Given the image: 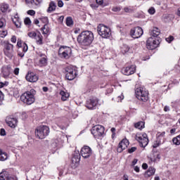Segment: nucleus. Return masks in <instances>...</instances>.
Instances as JSON below:
<instances>
[{"label":"nucleus","instance_id":"obj_51","mask_svg":"<svg viewBox=\"0 0 180 180\" xmlns=\"http://www.w3.org/2000/svg\"><path fill=\"white\" fill-rule=\"evenodd\" d=\"M58 6L59 8H63V6H64V3L63 2V1L60 0L58 1Z\"/></svg>","mask_w":180,"mask_h":180},{"label":"nucleus","instance_id":"obj_13","mask_svg":"<svg viewBox=\"0 0 180 180\" xmlns=\"http://www.w3.org/2000/svg\"><path fill=\"white\" fill-rule=\"evenodd\" d=\"M98 102H99V100L96 97H93L86 101V107L87 109H95Z\"/></svg>","mask_w":180,"mask_h":180},{"label":"nucleus","instance_id":"obj_45","mask_svg":"<svg viewBox=\"0 0 180 180\" xmlns=\"http://www.w3.org/2000/svg\"><path fill=\"white\" fill-rule=\"evenodd\" d=\"M27 14L30 15V16H34V15H36V11H34V10H29Z\"/></svg>","mask_w":180,"mask_h":180},{"label":"nucleus","instance_id":"obj_44","mask_svg":"<svg viewBox=\"0 0 180 180\" xmlns=\"http://www.w3.org/2000/svg\"><path fill=\"white\" fill-rule=\"evenodd\" d=\"M24 23H25V25H30L32 23V21L30 20V18H26L24 20Z\"/></svg>","mask_w":180,"mask_h":180},{"label":"nucleus","instance_id":"obj_46","mask_svg":"<svg viewBox=\"0 0 180 180\" xmlns=\"http://www.w3.org/2000/svg\"><path fill=\"white\" fill-rule=\"evenodd\" d=\"M160 144H161V141H156L155 143L153 144V148H157V147H159Z\"/></svg>","mask_w":180,"mask_h":180},{"label":"nucleus","instance_id":"obj_31","mask_svg":"<svg viewBox=\"0 0 180 180\" xmlns=\"http://www.w3.org/2000/svg\"><path fill=\"white\" fill-rule=\"evenodd\" d=\"M134 127H136V129H139V130H141L142 129H144V122H136L134 124Z\"/></svg>","mask_w":180,"mask_h":180},{"label":"nucleus","instance_id":"obj_10","mask_svg":"<svg viewBox=\"0 0 180 180\" xmlns=\"http://www.w3.org/2000/svg\"><path fill=\"white\" fill-rule=\"evenodd\" d=\"M136 140L139 141L140 147L143 148L148 145V138L146 134L143 135H136Z\"/></svg>","mask_w":180,"mask_h":180},{"label":"nucleus","instance_id":"obj_16","mask_svg":"<svg viewBox=\"0 0 180 180\" xmlns=\"http://www.w3.org/2000/svg\"><path fill=\"white\" fill-rule=\"evenodd\" d=\"M6 122L9 127L15 129V127H16V124H18V119L13 117V116H8L6 118Z\"/></svg>","mask_w":180,"mask_h":180},{"label":"nucleus","instance_id":"obj_52","mask_svg":"<svg viewBox=\"0 0 180 180\" xmlns=\"http://www.w3.org/2000/svg\"><path fill=\"white\" fill-rule=\"evenodd\" d=\"M0 134H1V136H6V131H5L4 129H1Z\"/></svg>","mask_w":180,"mask_h":180},{"label":"nucleus","instance_id":"obj_2","mask_svg":"<svg viewBox=\"0 0 180 180\" xmlns=\"http://www.w3.org/2000/svg\"><path fill=\"white\" fill-rule=\"evenodd\" d=\"M34 95H36V90L31 89L22 94L20 96V99L22 102L26 103V105H32V103H34Z\"/></svg>","mask_w":180,"mask_h":180},{"label":"nucleus","instance_id":"obj_19","mask_svg":"<svg viewBox=\"0 0 180 180\" xmlns=\"http://www.w3.org/2000/svg\"><path fill=\"white\" fill-rule=\"evenodd\" d=\"M161 34V31L158 27H153L152 30H150V34L153 37V39H155V37H158L160 34Z\"/></svg>","mask_w":180,"mask_h":180},{"label":"nucleus","instance_id":"obj_20","mask_svg":"<svg viewBox=\"0 0 180 180\" xmlns=\"http://www.w3.org/2000/svg\"><path fill=\"white\" fill-rule=\"evenodd\" d=\"M0 180H16V179L8 173H0Z\"/></svg>","mask_w":180,"mask_h":180},{"label":"nucleus","instance_id":"obj_49","mask_svg":"<svg viewBox=\"0 0 180 180\" xmlns=\"http://www.w3.org/2000/svg\"><path fill=\"white\" fill-rule=\"evenodd\" d=\"M174 40V37L170 36L169 37L166 38V41H167V43H171V41H172Z\"/></svg>","mask_w":180,"mask_h":180},{"label":"nucleus","instance_id":"obj_35","mask_svg":"<svg viewBox=\"0 0 180 180\" xmlns=\"http://www.w3.org/2000/svg\"><path fill=\"white\" fill-rule=\"evenodd\" d=\"M160 154H156L154 155L153 158H150V161H152L153 162H155L156 161L160 160Z\"/></svg>","mask_w":180,"mask_h":180},{"label":"nucleus","instance_id":"obj_42","mask_svg":"<svg viewBox=\"0 0 180 180\" xmlns=\"http://www.w3.org/2000/svg\"><path fill=\"white\" fill-rule=\"evenodd\" d=\"M27 50H29V47L27 46V44H26V43H23V44H22V51L24 53H26V51H27Z\"/></svg>","mask_w":180,"mask_h":180},{"label":"nucleus","instance_id":"obj_39","mask_svg":"<svg viewBox=\"0 0 180 180\" xmlns=\"http://www.w3.org/2000/svg\"><path fill=\"white\" fill-rule=\"evenodd\" d=\"M15 25L16 26V27H21L22 26V21L20 20V18H19L17 22L15 21Z\"/></svg>","mask_w":180,"mask_h":180},{"label":"nucleus","instance_id":"obj_50","mask_svg":"<svg viewBox=\"0 0 180 180\" xmlns=\"http://www.w3.org/2000/svg\"><path fill=\"white\" fill-rule=\"evenodd\" d=\"M112 11V12H120V7H113Z\"/></svg>","mask_w":180,"mask_h":180},{"label":"nucleus","instance_id":"obj_48","mask_svg":"<svg viewBox=\"0 0 180 180\" xmlns=\"http://www.w3.org/2000/svg\"><path fill=\"white\" fill-rule=\"evenodd\" d=\"M18 19H19V15L18 14H15L14 18H12V20H13V22L14 23V25H15V22H18Z\"/></svg>","mask_w":180,"mask_h":180},{"label":"nucleus","instance_id":"obj_6","mask_svg":"<svg viewBox=\"0 0 180 180\" xmlns=\"http://www.w3.org/2000/svg\"><path fill=\"white\" fill-rule=\"evenodd\" d=\"M65 75L66 79L68 81H72L77 78L78 72H77V70L74 69L72 66H68L65 68Z\"/></svg>","mask_w":180,"mask_h":180},{"label":"nucleus","instance_id":"obj_61","mask_svg":"<svg viewBox=\"0 0 180 180\" xmlns=\"http://www.w3.org/2000/svg\"><path fill=\"white\" fill-rule=\"evenodd\" d=\"M4 101V94L0 91V102Z\"/></svg>","mask_w":180,"mask_h":180},{"label":"nucleus","instance_id":"obj_15","mask_svg":"<svg viewBox=\"0 0 180 180\" xmlns=\"http://www.w3.org/2000/svg\"><path fill=\"white\" fill-rule=\"evenodd\" d=\"M122 72L124 75H133L136 72V65H132L122 69Z\"/></svg>","mask_w":180,"mask_h":180},{"label":"nucleus","instance_id":"obj_37","mask_svg":"<svg viewBox=\"0 0 180 180\" xmlns=\"http://www.w3.org/2000/svg\"><path fill=\"white\" fill-rule=\"evenodd\" d=\"M11 67L8 66L6 69H4L3 72L4 75H6V77H8V75H9V74H11Z\"/></svg>","mask_w":180,"mask_h":180},{"label":"nucleus","instance_id":"obj_60","mask_svg":"<svg viewBox=\"0 0 180 180\" xmlns=\"http://www.w3.org/2000/svg\"><path fill=\"white\" fill-rule=\"evenodd\" d=\"M11 41L12 43H16V36H13L11 37Z\"/></svg>","mask_w":180,"mask_h":180},{"label":"nucleus","instance_id":"obj_11","mask_svg":"<svg viewBox=\"0 0 180 180\" xmlns=\"http://www.w3.org/2000/svg\"><path fill=\"white\" fill-rule=\"evenodd\" d=\"M144 32L143 31V28L140 27H136L130 30V36L133 39H139L143 36Z\"/></svg>","mask_w":180,"mask_h":180},{"label":"nucleus","instance_id":"obj_59","mask_svg":"<svg viewBox=\"0 0 180 180\" xmlns=\"http://www.w3.org/2000/svg\"><path fill=\"white\" fill-rule=\"evenodd\" d=\"M2 37H5L8 34V31H2V33L1 34Z\"/></svg>","mask_w":180,"mask_h":180},{"label":"nucleus","instance_id":"obj_33","mask_svg":"<svg viewBox=\"0 0 180 180\" xmlns=\"http://www.w3.org/2000/svg\"><path fill=\"white\" fill-rule=\"evenodd\" d=\"M43 34H47L49 32H50V28L49 27V25L47 24H45L44 27L41 28Z\"/></svg>","mask_w":180,"mask_h":180},{"label":"nucleus","instance_id":"obj_62","mask_svg":"<svg viewBox=\"0 0 180 180\" xmlns=\"http://www.w3.org/2000/svg\"><path fill=\"white\" fill-rule=\"evenodd\" d=\"M139 161V160L137 159H134L133 161H132V165L133 167H134V165H136L137 164V162Z\"/></svg>","mask_w":180,"mask_h":180},{"label":"nucleus","instance_id":"obj_7","mask_svg":"<svg viewBox=\"0 0 180 180\" xmlns=\"http://www.w3.org/2000/svg\"><path fill=\"white\" fill-rule=\"evenodd\" d=\"M97 32L98 34L103 39H108V37H110V28L104 25H99L97 27Z\"/></svg>","mask_w":180,"mask_h":180},{"label":"nucleus","instance_id":"obj_58","mask_svg":"<svg viewBox=\"0 0 180 180\" xmlns=\"http://www.w3.org/2000/svg\"><path fill=\"white\" fill-rule=\"evenodd\" d=\"M96 2L98 5H102L103 4V0H96Z\"/></svg>","mask_w":180,"mask_h":180},{"label":"nucleus","instance_id":"obj_34","mask_svg":"<svg viewBox=\"0 0 180 180\" xmlns=\"http://www.w3.org/2000/svg\"><path fill=\"white\" fill-rule=\"evenodd\" d=\"M6 26V20L4 18H0V29Z\"/></svg>","mask_w":180,"mask_h":180},{"label":"nucleus","instance_id":"obj_24","mask_svg":"<svg viewBox=\"0 0 180 180\" xmlns=\"http://www.w3.org/2000/svg\"><path fill=\"white\" fill-rule=\"evenodd\" d=\"M60 95L61 96L62 101H65L70 98V93L64 91H60Z\"/></svg>","mask_w":180,"mask_h":180},{"label":"nucleus","instance_id":"obj_14","mask_svg":"<svg viewBox=\"0 0 180 180\" xmlns=\"http://www.w3.org/2000/svg\"><path fill=\"white\" fill-rule=\"evenodd\" d=\"M48 62L49 58H47V56L44 53H40L37 65L39 67H46L48 64Z\"/></svg>","mask_w":180,"mask_h":180},{"label":"nucleus","instance_id":"obj_4","mask_svg":"<svg viewBox=\"0 0 180 180\" xmlns=\"http://www.w3.org/2000/svg\"><path fill=\"white\" fill-rule=\"evenodd\" d=\"M50 133V128L47 126H40L38 127L35 130V136L38 137V139H46L49 134Z\"/></svg>","mask_w":180,"mask_h":180},{"label":"nucleus","instance_id":"obj_3","mask_svg":"<svg viewBox=\"0 0 180 180\" xmlns=\"http://www.w3.org/2000/svg\"><path fill=\"white\" fill-rule=\"evenodd\" d=\"M136 96L139 101L141 102H147L148 101V91L143 87H139L135 91Z\"/></svg>","mask_w":180,"mask_h":180},{"label":"nucleus","instance_id":"obj_5","mask_svg":"<svg viewBox=\"0 0 180 180\" xmlns=\"http://www.w3.org/2000/svg\"><path fill=\"white\" fill-rule=\"evenodd\" d=\"M72 53V50L70 46H60L58 50V56L60 58H65V60H68L70 57H71V53Z\"/></svg>","mask_w":180,"mask_h":180},{"label":"nucleus","instance_id":"obj_1","mask_svg":"<svg viewBox=\"0 0 180 180\" xmlns=\"http://www.w3.org/2000/svg\"><path fill=\"white\" fill-rule=\"evenodd\" d=\"M94 33L91 31H83L77 37V42L81 46H83V49H86V47H89L91 44H92V41H94Z\"/></svg>","mask_w":180,"mask_h":180},{"label":"nucleus","instance_id":"obj_12","mask_svg":"<svg viewBox=\"0 0 180 180\" xmlns=\"http://www.w3.org/2000/svg\"><path fill=\"white\" fill-rule=\"evenodd\" d=\"M80 154L83 158H89L92 155V149L88 146H84L82 148Z\"/></svg>","mask_w":180,"mask_h":180},{"label":"nucleus","instance_id":"obj_9","mask_svg":"<svg viewBox=\"0 0 180 180\" xmlns=\"http://www.w3.org/2000/svg\"><path fill=\"white\" fill-rule=\"evenodd\" d=\"M160 45V39H156L153 37H150L146 41V47L148 50H154L157 49Z\"/></svg>","mask_w":180,"mask_h":180},{"label":"nucleus","instance_id":"obj_26","mask_svg":"<svg viewBox=\"0 0 180 180\" xmlns=\"http://www.w3.org/2000/svg\"><path fill=\"white\" fill-rule=\"evenodd\" d=\"M34 39L37 41V44H43V36L40 32L36 35Z\"/></svg>","mask_w":180,"mask_h":180},{"label":"nucleus","instance_id":"obj_23","mask_svg":"<svg viewBox=\"0 0 180 180\" xmlns=\"http://www.w3.org/2000/svg\"><path fill=\"white\" fill-rule=\"evenodd\" d=\"M9 9V4L2 3L0 4V11L2 12V13H6L8 12V10Z\"/></svg>","mask_w":180,"mask_h":180},{"label":"nucleus","instance_id":"obj_47","mask_svg":"<svg viewBox=\"0 0 180 180\" xmlns=\"http://www.w3.org/2000/svg\"><path fill=\"white\" fill-rule=\"evenodd\" d=\"M136 150H137L136 147H132V148L128 149V153H129V154H131V153H134V151H136Z\"/></svg>","mask_w":180,"mask_h":180},{"label":"nucleus","instance_id":"obj_41","mask_svg":"<svg viewBox=\"0 0 180 180\" xmlns=\"http://www.w3.org/2000/svg\"><path fill=\"white\" fill-rule=\"evenodd\" d=\"M4 54L6 56V57H8V58H12V53L11 51H4Z\"/></svg>","mask_w":180,"mask_h":180},{"label":"nucleus","instance_id":"obj_32","mask_svg":"<svg viewBox=\"0 0 180 180\" xmlns=\"http://www.w3.org/2000/svg\"><path fill=\"white\" fill-rule=\"evenodd\" d=\"M66 25L67 26H68L69 27H71V26H72L74 25V20H72V18L71 17H68L66 18Z\"/></svg>","mask_w":180,"mask_h":180},{"label":"nucleus","instance_id":"obj_36","mask_svg":"<svg viewBox=\"0 0 180 180\" xmlns=\"http://www.w3.org/2000/svg\"><path fill=\"white\" fill-rule=\"evenodd\" d=\"M13 49V45L11 44H7L5 46V50L6 51H11Z\"/></svg>","mask_w":180,"mask_h":180},{"label":"nucleus","instance_id":"obj_18","mask_svg":"<svg viewBox=\"0 0 180 180\" xmlns=\"http://www.w3.org/2000/svg\"><path fill=\"white\" fill-rule=\"evenodd\" d=\"M25 79L28 82H37L39 77L36 74L32 72H28L27 75L25 76Z\"/></svg>","mask_w":180,"mask_h":180},{"label":"nucleus","instance_id":"obj_54","mask_svg":"<svg viewBox=\"0 0 180 180\" xmlns=\"http://www.w3.org/2000/svg\"><path fill=\"white\" fill-rule=\"evenodd\" d=\"M18 47H22V40L18 39L17 42Z\"/></svg>","mask_w":180,"mask_h":180},{"label":"nucleus","instance_id":"obj_17","mask_svg":"<svg viewBox=\"0 0 180 180\" xmlns=\"http://www.w3.org/2000/svg\"><path fill=\"white\" fill-rule=\"evenodd\" d=\"M129 140H127V139H122L118 145V147L117 148V153H122V151H123V150H126V148H127V146H129Z\"/></svg>","mask_w":180,"mask_h":180},{"label":"nucleus","instance_id":"obj_21","mask_svg":"<svg viewBox=\"0 0 180 180\" xmlns=\"http://www.w3.org/2000/svg\"><path fill=\"white\" fill-rule=\"evenodd\" d=\"M56 8L57 4H56L54 1H51L46 11L48 12V13H51V12H54V11H56Z\"/></svg>","mask_w":180,"mask_h":180},{"label":"nucleus","instance_id":"obj_30","mask_svg":"<svg viewBox=\"0 0 180 180\" xmlns=\"http://www.w3.org/2000/svg\"><path fill=\"white\" fill-rule=\"evenodd\" d=\"M146 174L148 176H151V175H154L155 174V169L153 167H150Z\"/></svg>","mask_w":180,"mask_h":180},{"label":"nucleus","instance_id":"obj_55","mask_svg":"<svg viewBox=\"0 0 180 180\" xmlns=\"http://www.w3.org/2000/svg\"><path fill=\"white\" fill-rule=\"evenodd\" d=\"M15 75H19V68H15L14 70Z\"/></svg>","mask_w":180,"mask_h":180},{"label":"nucleus","instance_id":"obj_27","mask_svg":"<svg viewBox=\"0 0 180 180\" xmlns=\"http://www.w3.org/2000/svg\"><path fill=\"white\" fill-rule=\"evenodd\" d=\"M8 160V154L2 152V149L0 148V161H5Z\"/></svg>","mask_w":180,"mask_h":180},{"label":"nucleus","instance_id":"obj_29","mask_svg":"<svg viewBox=\"0 0 180 180\" xmlns=\"http://www.w3.org/2000/svg\"><path fill=\"white\" fill-rule=\"evenodd\" d=\"M172 143L174 146H180V134L172 139Z\"/></svg>","mask_w":180,"mask_h":180},{"label":"nucleus","instance_id":"obj_43","mask_svg":"<svg viewBox=\"0 0 180 180\" xmlns=\"http://www.w3.org/2000/svg\"><path fill=\"white\" fill-rule=\"evenodd\" d=\"M148 13H150V15H154V13H155V8H154L153 7H151L150 8L148 9Z\"/></svg>","mask_w":180,"mask_h":180},{"label":"nucleus","instance_id":"obj_56","mask_svg":"<svg viewBox=\"0 0 180 180\" xmlns=\"http://www.w3.org/2000/svg\"><path fill=\"white\" fill-rule=\"evenodd\" d=\"M124 12H126L127 13H130V12H131V9H130V8H127V7L124 8Z\"/></svg>","mask_w":180,"mask_h":180},{"label":"nucleus","instance_id":"obj_40","mask_svg":"<svg viewBox=\"0 0 180 180\" xmlns=\"http://www.w3.org/2000/svg\"><path fill=\"white\" fill-rule=\"evenodd\" d=\"M129 50H130V47H129V46L127 45L123 46L122 51H124V53H128Z\"/></svg>","mask_w":180,"mask_h":180},{"label":"nucleus","instance_id":"obj_57","mask_svg":"<svg viewBox=\"0 0 180 180\" xmlns=\"http://www.w3.org/2000/svg\"><path fill=\"white\" fill-rule=\"evenodd\" d=\"M143 169H147L148 168V165L146 163H143L142 165Z\"/></svg>","mask_w":180,"mask_h":180},{"label":"nucleus","instance_id":"obj_25","mask_svg":"<svg viewBox=\"0 0 180 180\" xmlns=\"http://www.w3.org/2000/svg\"><path fill=\"white\" fill-rule=\"evenodd\" d=\"M172 19H174V15L172 14H165L162 17V20L165 22H170Z\"/></svg>","mask_w":180,"mask_h":180},{"label":"nucleus","instance_id":"obj_63","mask_svg":"<svg viewBox=\"0 0 180 180\" xmlns=\"http://www.w3.org/2000/svg\"><path fill=\"white\" fill-rule=\"evenodd\" d=\"M18 56L19 57H21V58H22V57H25V52H22V53L19 52Z\"/></svg>","mask_w":180,"mask_h":180},{"label":"nucleus","instance_id":"obj_38","mask_svg":"<svg viewBox=\"0 0 180 180\" xmlns=\"http://www.w3.org/2000/svg\"><path fill=\"white\" fill-rule=\"evenodd\" d=\"M29 37H31L32 39H35L36 36H37V34L34 32H28Z\"/></svg>","mask_w":180,"mask_h":180},{"label":"nucleus","instance_id":"obj_28","mask_svg":"<svg viewBox=\"0 0 180 180\" xmlns=\"http://www.w3.org/2000/svg\"><path fill=\"white\" fill-rule=\"evenodd\" d=\"M43 0H26L27 4H31V5H39Z\"/></svg>","mask_w":180,"mask_h":180},{"label":"nucleus","instance_id":"obj_53","mask_svg":"<svg viewBox=\"0 0 180 180\" xmlns=\"http://www.w3.org/2000/svg\"><path fill=\"white\" fill-rule=\"evenodd\" d=\"M158 134V139H160V137H164V136H165V131H163L162 133L159 132Z\"/></svg>","mask_w":180,"mask_h":180},{"label":"nucleus","instance_id":"obj_64","mask_svg":"<svg viewBox=\"0 0 180 180\" xmlns=\"http://www.w3.org/2000/svg\"><path fill=\"white\" fill-rule=\"evenodd\" d=\"M165 112H169V106H165L164 108Z\"/></svg>","mask_w":180,"mask_h":180},{"label":"nucleus","instance_id":"obj_22","mask_svg":"<svg viewBox=\"0 0 180 180\" xmlns=\"http://www.w3.org/2000/svg\"><path fill=\"white\" fill-rule=\"evenodd\" d=\"M79 161H81V155L77 153L72 158V164H79Z\"/></svg>","mask_w":180,"mask_h":180},{"label":"nucleus","instance_id":"obj_8","mask_svg":"<svg viewBox=\"0 0 180 180\" xmlns=\"http://www.w3.org/2000/svg\"><path fill=\"white\" fill-rule=\"evenodd\" d=\"M91 134H93L95 139H99L102 137L105 134V127L102 125H96L91 128Z\"/></svg>","mask_w":180,"mask_h":180}]
</instances>
